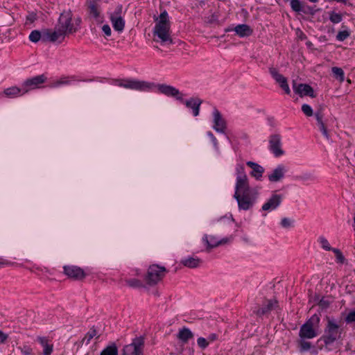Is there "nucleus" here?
I'll return each instance as SVG.
<instances>
[{
	"label": "nucleus",
	"mask_w": 355,
	"mask_h": 355,
	"mask_svg": "<svg viewBox=\"0 0 355 355\" xmlns=\"http://www.w3.org/2000/svg\"><path fill=\"white\" fill-rule=\"evenodd\" d=\"M201 103L202 101L198 98H192L185 101L186 106L193 110V115L196 116L199 114V110Z\"/></svg>",
	"instance_id": "obj_21"
},
{
	"label": "nucleus",
	"mask_w": 355,
	"mask_h": 355,
	"mask_svg": "<svg viewBox=\"0 0 355 355\" xmlns=\"http://www.w3.org/2000/svg\"><path fill=\"white\" fill-rule=\"evenodd\" d=\"M281 225L284 227H288L291 225V221L287 218H284L281 221Z\"/></svg>",
	"instance_id": "obj_48"
},
{
	"label": "nucleus",
	"mask_w": 355,
	"mask_h": 355,
	"mask_svg": "<svg viewBox=\"0 0 355 355\" xmlns=\"http://www.w3.org/2000/svg\"><path fill=\"white\" fill-rule=\"evenodd\" d=\"M315 116L316 120L318 121V123L320 126V130L322 131L324 136H325L328 139L329 133H328L327 129L322 121L323 114H322V109H320L319 110H318L315 112Z\"/></svg>",
	"instance_id": "obj_25"
},
{
	"label": "nucleus",
	"mask_w": 355,
	"mask_h": 355,
	"mask_svg": "<svg viewBox=\"0 0 355 355\" xmlns=\"http://www.w3.org/2000/svg\"><path fill=\"white\" fill-rule=\"evenodd\" d=\"M194 336L192 331L187 327L180 329L177 335V338L184 343H187L189 339Z\"/></svg>",
	"instance_id": "obj_20"
},
{
	"label": "nucleus",
	"mask_w": 355,
	"mask_h": 355,
	"mask_svg": "<svg viewBox=\"0 0 355 355\" xmlns=\"http://www.w3.org/2000/svg\"><path fill=\"white\" fill-rule=\"evenodd\" d=\"M209 241V243H214L217 242V241L215 240L214 237H213V236H211V237L210 238V241Z\"/></svg>",
	"instance_id": "obj_55"
},
{
	"label": "nucleus",
	"mask_w": 355,
	"mask_h": 355,
	"mask_svg": "<svg viewBox=\"0 0 355 355\" xmlns=\"http://www.w3.org/2000/svg\"><path fill=\"white\" fill-rule=\"evenodd\" d=\"M320 322V318L318 315H312L304 324L300 327L299 336L301 338H313L317 336V333L313 327Z\"/></svg>",
	"instance_id": "obj_5"
},
{
	"label": "nucleus",
	"mask_w": 355,
	"mask_h": 355,
	"mask_svg": "<svg viewBox=\"0 0 355 355\" xmlns=\"http://www.w3.org/2000/svg\"><path fill=\"white\" fill-rule=\"evenodd\" d=\"M208 135L211 137V139L212 140L214 145L215 146H217V140H216V137L214 136V135L209 132L208 133Z\"/></svg>",
	"instance_id": "obj_53"
},
{
	"label": "nucleus",
	"mask_w": 355,
	"mask_h": 355,
	"mask_svg": "<svg viewBox=\"0 0 355 355\" xmlns=\"http://www.w3.org/2000/svg\"><path fill=\"white\" fill-rule=\"evenodd\" d=\"M291 6L292 9L295 12H300L302 10V4L299 0H291Z\"/></svg>",
	"instance_id": "obj_34"
},
{
	"label": "nucleus",
	"mask_w": 355,
	"mask_h": 355,
	"mask_svg": "<svg viewBox=\"0 0 355 355\" xmlns=\"http://www.w3.org/2000/svg\"><path fill=\"white\" fill-rule=\"evenodd\" d=\"M144 341L138 339L132 344L125 345L121 355H143Z\"/></svg>",
	"instance_id": "obj_11"
},
{
	"label": "nucleus",
	"mask_w": 355,
	"mask_h": 355,
	"mask_svg": "<svg viewBox=\"0 0 355 355\" xmlns=\"http://www.w3.org/2000/svg\"><path fill=\"white\" fill-rule=\"evenodd\" d=\"M18 349L20 350L23 355H33V349L28 345H24L23 347H19Z\"/></svg>",
	"instance_id": "obj_38"
},
{
	"label": "nucleus",
	"mask_w": 355,
	"mask_h": 355,
	"mask_svg": "<svg viewBox=\"0 0 355 355\" xmlns=\"http://www.w3.org/2000/svg\"><path fill=\"white\" fill-rule=\"evenodd\" d=\"M197 343L201 349H205L209 344L208 340L202 337L198 338Z\"/></svg>",
	"instance_id": "obj_41"
},
{
	"label": "nucleus",
	"mask_w": 355,
	"mask_h": 355,
	"mask_svg": "<svg viewBox=\"0 0 355 355\" xmlns=\"http://www.w3.org/2000/svg\"><path fill=\"white\" fill-rule=\"evenodd\" d=\"M37 19L36 14L32 12L27 16V20L33 22Z\"/></svg>",
	"instance_id": "obj_50"
},
{
	"label": "nucleus",
	"mask_w": 355,
	"mask_h": 355,
	"mask_svg": "<svg viewBox=\"0 0 355 355\" xmlns=\"http://www.w3.org/2000/svg\"><path fill=\"white\" fill-rule=\"evenodd\" d=\"M216 338H217L216 334H212L209 335V336L208 337L207 340H208V341L209 343V342H212V341L216 340Z\"/></svg>",
	"instance_id": "obj_54"
},
{
	"label": "nucleus",
	"mask_w": 355,
	"mask_h": 355,
	"mask_svg": "<svg viewBox=\"0 0 355 355\" xmlns=\"http://www.w3.org/2000/svg\"><path fill=\"white\" fill-rule=\"evenodd\" d=\"M246 164L252 168V171L250 173L252 177H254L257 180H259L262 178L265 171L263 167L251 161L247 162Z\"/></svg>",
	"instance_id": "obj_17"
},
{
	"label": "nucleus",
	"mask_w": 355,
	"mask_h": 355,
	"mask_svg": "<svg viewBox=\"0 0 355 355\" xmlns=\"http://www.w3.org/2000/svg\"><path fill=\"white\" fill-rule=\"evenodd\" d=\"M285 171V167L282 165H279L271 173L270 175H268V178L270 182H279L284 178Z\"/></svg>",
	"instance_id": "obj_19"
},
{
	"label": "nucleus",
	"mask_w": 355,
	"mask_h": 355,
	"mask_svg": "<svg viewBox=\"0 0 355 355\" xmlns=\"http://www.w3.org/2000/svg\"><path fill=\"white\" fill-rule=\"evenodd\" d=\"M277 307H278V301L275 298L268 301V311L275 309Z\"/></svg>",
	"instance_id": "obj_43"
},
{
	"label": "nucleus",
	"mask_w": 355,
	"mask_h": 355,
	"mask_svg": "<svg viewBox=\"0 0 355 355\" xmlns=\"http://www.w3.org/2000/svg\"><path fill=\"white\" fill-rule=\"evenodd\" d=\"M88 8L89 15L93 16L95 19H98L100 15L98 4L95 1H89L88 3Z\"/></svg>",
	"instance_id": "obj_27"
},
{
	"label": "nucleus",
	"mask_w": 355,
	"mask_h": 355,
	"mask_svg": "<svg viewBox=\"0 0 355 355\" xmlns=\"http://www.w3.org/2000/svg\"><path fill=\"white\" fill-rule=\"evenodd\" d=\"M3 262H0V266H1V265H3Z\"/></svg>",
	"instance_id": "obj_60"
},
{
	"label": "nucleus",
	"mask_w": 355,
	"mask_h": 355,
	"mask_svg": "<svg viewBox=\"0 0 355 355\" xmlns=\"http://www.w3.org/2000/svg\"><path fill=\"white\" fill-rule=\"evenodd\" d=\"M327 324L324 330V335L322 337L323 341L326 345H331L337 339L340 338L341 330L340 326L329 318H327Z\"/></svg>",
	"instance_id": "obj_3"
},
{
	"label": "nucleus",
	"mask_w": 355,
	"mask_h": 355,
	"mask_svg": "<svg viewBox=\"0 0 355 355\" xmlns=\"http://www.w3.org/2000/svg\"><path fill=\"white\" fill-rule=\"evenodd\" d=\"M349 35V33L347 31H343L338 32L336 39L339 41H344L346 40Z\"/></svg>",
	"instance_id": "obj_42"
},
{
	"label": "nucleus",
	"mask_w": 355,
	"mask_h": 355,
	"mask_svg": "<svg viewBox=\"0 0 355 355\" xmlns=\"http://www.w3.org/2000/svg\"><path fill=\"white\" fill-rule=\"evenodd\" d=\"M41 38L43 39V35L37 30L33 31L29 35V40L33 42H37Z\"/></svg>",
	"instance_id": "obj_32"
},
{
	"label": "nucleus",
	"mask_w": 355,
	"mask_h": 355,
	"mask_svg": "<svg viewBox=\"0 0 355 355\" xmlns=\"http://www.w3.org/2000/svg\"><path fill=\"white\" fill-rule=\"evenodd\" d=\"M302 110L304 112V114L305 115H306L307 116H311L313 114L312 108L311 107L310 105H309L307 104L302 105Z\"/></svg>",
	"instance_id": "obj_40"
},
{
	"label": "nucleus",
	"mask_w": 355,
	"mask_h": 355,
	"mask_svg": "<svg viewBox=\"0 0 355 355\" xmlns=\"http://www.w3.org/2000/svg\"><path fill=\"white\" fill-rule=\"evenodd\" d=\"M329 19L332 23L338 24L342 21L343 17L341 14L332 11L329 13Z\"/></svg>",
	"instance_id": "obj_31"
},
{
	"label": "nucleus",
	"mask_w": 355,
	"mask_h": 355,
	"mask_svg": "<svg viewBox=\"0 0 355 355\" xmlns=\"http://www.w3.org/2000/svg\"><path fill=\"white\" fill-rule=\"evenodd\" d=\"M8 338V335L0 330V344L4 343Z\"/></svg>",
	"instance_id": "obj_49"
},
{
	"label": "nucleus",
	"mask_w": 355,
	"mask_h": 355,
	"mask_svg": "<svg viewBox=\"0 0 355 355\" xmlns=\"http://www.w3.org/2000/svg\"><path fill=\"white\" fill-rule=\"evenodd\" d=\"M319 305L323 308H327L329 306V303L324 299H322L319 302Z\"/></svg>",
	"instance_id": "obj_51"
},
{
	"label": "nucleus",
	"mask_w": 355,
	"mask_h": 355,
	"mask_svg": "<svg viewBox=\"0 0 355 355\" xmlns=\"http://www.w3.org/2000/svg\"><path fill=\"white\" fill-rule=\"evenodd\" d=\"M234 31L240 37H248L252 33V30L247 24H239L234 28Z\"/></svg>",
	"instance_id": "obj_24"
},
{
	"label": "nucleus",
	"mask_w": 355,
	"mask_h": 355,
	"mask_svg": "<svg viewBox=\"0 0 355 355\" xmlns=\"http://www.w3.org/2000/svg\"><path fill=\"white\" fill-rule=\"evenodd\" d=\"M166 271L164 266H160L157 264L150 266L145 278L146 283L150 286L157 284L164 278Z\"/></svg>",
	"instance_id": "obj_4"
},
{
	"label": "nucleus",
	"mask_w": 355,
	"mask_h": 355,
	"mask_svg": "<svg viewBox=\"0 0 355 355\" xmlns=\"http://www.w3.org/2000/svg\"><path fill=\"white\" fill-rule=\"evenodd\" d=\"M21 92V89L17 87H11L4 90L3 93L6 96L15 97L18 96Z\"/></svg>",
	"instance_id": "obj_28"
},
{
	"label": "nucleus",
	"mask_w": 355,
	"mask_h": 355,
	"mask_svg": "<svg viewBox=\"0 0 355 355\" xmlns=\"http://www.w3.org/2000/svg\"><path fill=\"white\" fill-rule=\"evenodd\" d=\"M262 209L263 210H266L267 209V207H266V203L263 204V206H262Z\"/></svg>",
	"instance_id": "obj_56"
},
{
	"label": "nucleus",
	"mask_w": 355,
	"mask_h": 355,
	"mask_svg": "<svg viewBox=\"0 0 355 355\" xmlns=\"http://www.w3.org/2000/svg\"><path fill=\"white\" fill-rule=\"evenodd\" d=\"M102 30H103V33L105 34V35H107V36L111 35L112 31H111V28L109 25H107V24L103 25L102 27Z\"/></svg>",
	"instance_id": "obj_47"
},
{
	"label": "nucleus",
	"mask_w": 355,
	"mask_h": 355,
	"mask_svg": "<svg viewBox=\"0 0 355 355\" xmlns=\"http://www.w3.org/2000/svg\"><path fill=\"white\" fill-rule=\"evenodd\" d=\"M349 349V347L347 346L346 349Z\"/></svg>",
	"instance_id": "obj_59"
},
{
	"label": "nucleus",
	"mask_w": 355,
	"mask_h": 355,
	"mask_svg": "<svg viewBox=\"0 0 355 355\" xmlns=\"http://www.w3.org/2000/svg\"><path fill=\"white\" fill-rule=\"evenodd\" d=\"M96 330L94 328L91 329L85 335L83 338V341H86L87 343H89L90 340L96 335Z\"/></svg>",
	"instance_id": "obj_36"
},
{
	"label": "nucleus",
	"mask_w": 355,
	"mask_h": 355,
	"mask_svg": "<svg viewBox=\"0 0 355 355\" xmlns=\"http://www.w3.org/2000/svg\"><path fill=\"white\" fill-rule=\"evenodd\" d=\"M332 251L335 253L338 262L343 263L345 259L341 251L336 248H333Z\"/></svg>",
	"instance_id": "obj_39"
},
{
	"label": "nucleus",
	"mask_w": 355,
	"mask_h": 355,
	"mask_svg": "<svg viewBox=\"0 0 355 355\" xmlns=\"http://www.w3.org/2000/svg\"><path fill=\"white\" fill-rule=\"evenodd\" d=\"M332 72L336 78L340 79V81L344 80V72L341 68L334 67L332 68Z\"/></svg>",
	"instance_id": "obj_33"
},
{
	"label": "nucleus",
	"mask_w": 355,
	"mask_h": 355,
	"mask_svg": "<svg viewBox=\"0 0 355 355\" xmlns=\"http://www.w3.org/2000/svg\"><path fill=\"white\" fill-rule=\"evenodd\" d=\"M345 321L347 323L355 322V310L349 312L345 318Z\"/></svg>",
	"instance_id": "obj_44"
},
{
	"label": "nucleus",
	"mask_w": 355,
	"mask_h": 355,
	"mask_svg": "<svg viewBox=\"0 0 355 355\" xmlns=\"http://www.w3.org/2000/svg\"><path fill=\"white\" fill-rule=\"evenodd\" d=\"M238 175L236 178V191L234 195H239L242 192L251 190L248 185V177L244 172L243 166H241L237 168Z\"/></svg>",
	"instance_id": "obj_9"
},
{
	"label": "nucleus",
	"mask_w": 355,
	"mask_h": 355,
	"mask_svg": "<svg viewBox=\"0 0 355 355\" xmlns=\"http://www.w3.org/2000/svg\"><path fill=\"white\" fill-rule=\"evenodd\" d=\"M270 149L275 157H279L284 154V150L281 148V139L278 135H273L270 139Z\"/></svg>",
	"instance_id": "obj_15"
},
{
	"label": "nucleus",
	"mask_w": 355,
	"mask_h": 355,
	"mask_svg": "<svg viewBox=\"0 0 355 355\" xmlns=\"http://www.w3.org/2000/svg\"><path fill=\"white\" fill-rule=\"evenodd\" d=\"M64 272L69 277L80 280L85 278V274L82 268L75 266H65L63 267Z\"/></svg>",
	"instance_id": "obj_14"
},
{
	"label": "nucleus",
	"mask_w": 355,
	"mask_h": 355,
	"mask_svg": "<svg viewBox=\"0 0 355 355\" xmlns=\"http://www.w3.org/2000/svg\"><path fill=\"white\" fill-rule=\"evenodd\" d=\"M240 209L247 210L252 205L255 196L252 190L242 192L239 195H234Z\"/></svg>",
	"instance_id": "obj_8"
},
{
	"label": "nucleus",
	"mask_w": 355,
	"mask_h": 355,
	"mask_svg": "<svg viewBox=\"0 0 355 355\" xmlns=\"http://www.w3.org/2000/svg\"><path fill=\"white\" fill-rule=\"evenodd\" d=\"M300 347V352H305L308 351L311 347V343L308 341H305L304 340H301L299 342Z\"/></svg>",
	"instance_id": "obj_35"
},
{
	"label": "nucleus",
	"mask_w": 355,
	"mask_h": 355,
	"mask_svg": "<svg viewBox=\"0 0 355 355\" xmlns=\"http://www.w3.org/2000/svg\"><path fill=\"white\" fill-rule=\"evenodd\" d=\"M158 90L164 95L176 97L177 99L182 101V96H179L180 94L179 90L171 85L164 84L159 85Z\"/></svg>",
	"instance_id": "obj_16"
},
{
	"label": "nucleus",
	"mask_w": 355,
	"mask_h": 355,
	"mask_svg": "<svg viewBox=\"0 0 355 355\" xmlns=\"http://www.w3.org/2000/svg\"><path fill=\"white\" fill-rule=\"evenodd\" d=\"M203 241L206 243V244L207 245V248L209 249H211L213 248H215L219 245H221V244H224V243H226L227 242H228V239H222L220 241H218L214 243H210L209 241V239H208V236H205L204 238H203Z\"/></svg>",
	"instance_id": "obj_30"
},
{
	"label": "nucleus",
	"mask_w": 355,
	"mask_h": 355,
	"mask_svg": "<svg viewBox=\"0 0 355 355\" xmlns=\"http://www.w3.org/2000/svg\"><path fill=\"white\" fill-rule=\"evenodd\" d=\"M269 72L275 83L279 85V87L285 92V94L288 95L290 94L291 89L288 84L287 78L280 73L279 70L276 68L270 67L269 69Z\"/></svg>",
	"instance_id": "obj_10"
},
{
	"label": "nucleus",
	"mask_w": 355,
	"mask_h": 355,
	"mask_svg": "<svg viewBox=\"0 0 355 355\" xmlns=\"http://www.w3.org/2000/svg\"><path fill=\"white\" fill-rule=\"evenodd\" d=\"M123 7L119 5L114 11L110 15L112 26L116 31L122 32L125 27V20L122 17Z\"/></svg>",
	"instance_id": "obj_7"
},
{
	"label": "nucleus",
	"mask_w": 355,
	"mask_h": 355,
	"mask_svg": "<svg viewBox=\"0 0 355 355\" xmlns=\"http://www.w3.org/2000/svg\"><path fill=\"white\" fill-rule=\"evenodd\" d=\"M118 85L126 89L138 91H150L155 87L153 83L132 79L124 80L123 81L119 80Z\"/></svg>",
	"instance_id": "obj_6"
},
{
	"label": "nucleus",
	"mask_w": 355,
	"mask_h": 355,
	"mask_svg": "<svg viewBox=\"0 0 355 355\" xmlns=\"http://www.w3.org/2000/svg\"><path fill=\"white\" fill-rule=\"evenodd\" d=\"M266 311L265 308H261V309H259L256 311V313H257V315L261 316V315H263L266 313Z\"/></svg>",
	"instance_id": "obj_52"
},
{
	"label": "nucleus",
	"mask_w": 355,
	"mask_h": 355,
	"mask_svg": "<svg viewBox=\"0 0 355 355\" xmlns=\"http://www.w3.org/2000/svg\"><path fill=\"white\" fill-rule=\"evenodd\" d=\"M349 349V347L347 346L346 349Z\"/></svg>",
	"instance_id": "obj_58"
},
{
	"label": "nucleus",
	"mask_w": 355,
	"mask_h": 355,
	"mask_svg": "<svg viewBox=\"0 0 355 355\" xmlns=\"http://www.w3.org/2000/svg\"><path fill=\"white\" fill-rule=\"evenodd\" d=\"M214 128L220 132H224L225 129V121L222 118L221 114L218 110H215L214 111Z\"/></svg>",
	"instance_id": "obj_18"
},
{
	"label": "nucleus",
	"mask_w": 355,
	"mask_h": 355,
	"mask_svg": "<svg viewBox=\"0 0 355 355\" xmlns=\"http://www.w3.org/2000/svg\"><path fill=\"white\" fill-rule=\"evenodd\" d=\"M293 88L294 92L297 94L300 97L310 96L311 98L315 97L313 89L307 84L300 83L297 85L295 81L293 82Z\"/></svg>",
	"instance_id": "obj_12"
},
{
	"label": "nucleus",
	"mask_w": 355,
	"mask_h": 355,
	"mask_svg": "<svg viewBox=\"0 0 355 355\" xmlns=\"http://www.w3.org/2000/svg\"><path fill=\"white\" fill-rule=\"evenodd\" d=\"M101 355H118V349L116 346L114 344L107 346L102 351Z\"/></svg>",
	"instance_id": "obj_29"
},
{
	"label": "nucleus",
	"mask_w": 355,
	"mask_h": 355,
	"mask_svg": "<svg viewBox=\"0 0 355 355\" xmlns=\"http://www.w3.org/2000/svg\"><path fill=\"white\" fill-rule=\"evenodd\" d=\"M320 243L322 244V246L324 249L327 250H332L329 245V243L328 242V241L325 239H321L320 240Z\"/></svg>",
	"instance_id": "obj_46"
},
{
	"label": "nucleus",
	"mask_w": 355,
	"mask_h": 355,
	"mask_svg": "<svg viewBox=\"0 0 355 355\" xmlns=\"http://www.w3.org/2000/svg\"><path fill=\"white\" fill-rule=\"evenodd\" d=\"M72 12L70 10L62 12L54 30L46 29L44 31L43 40L61 43L66 35L76 33L78 28L72 21Z\"/></svg>",
	"instance_id": "obj_1"
},
{
	"label": "nucleus",
	"mask_w": 355,
	"mask_h": 355,
	"mask_svg": "<svg viewBox=\"0 0 355 355\" xmlns=\"http://www.w3.org/2000/svg\"><path fill=\"white\" fill-rule=\"evenodd\" d=\"M46 80V78L44 75H40L32 78L27 79L23 85V86L25 87L23 94L27 93L29 90L38 88L39 85L44 83Z\"/></svg>",
	"instance_id": "obj_13"
},
{
	"label": "nucleus",
	"mask_w": 355,
	"mask_h": 355,
	"mask_svg": "<svg viewBox=\"0 0 355 355\" xmlns=\"http://www.w3.org/2000/svg\"><path fill=\"white\" fill-rule=\"evenodd\" d=\"M201 260L198 258L189 257L181 261V263L189 268H197L200 266Z\"/></svg>",
	"instance_id": "obj_26"
},
{
	"label": "nucleus",
	"mask_w": 355,
	"mask_h": 355,
	"mask_svg": "<svg viewBox=\"0 0 355 355\" xmlns=\"http://www.w3.org/2000/svg\"><path fill=\"white\" fill-rule=\"evenodd\" d=\"M282 198L283 196L282 194L272 193L268 200V210L276 209L280 205Z\"/></svg>",
	"instance_id": "obj_23"
},
{
	"label": "nucleus",
	"mask_w": 355,
	"mask_h": 355,
	"mask_svg": "<svg viewBox=\"0 0 355 355\" xmlns=\"http://www.w3.org/2000/svg\"><path fill=\"white\" fill-rule=\"evenodd\" d=\"M68 84H69V81L68 80H67V78H61V79L55 81L53 84V87H57V86H59L60 85H68Z\"/></svg>",
	"instance_id": "obj_45"
},
{
	"label": "nucleus",
	"mask_w": 355,
	"mask_h": 355,
	"mask_svg": "<svg viewBox=\"0 0 355 355\" xmlns=\"http://www.w3.org/2000/svg\"><path fill=\"white\" fill-rule=\"evenodd\" d=\"M309 1H310L311 2H313V3H315V2H317L318 0H309Z\"/></svg>",
	"instance_id": "obj_57"
},
{
	"label": "nucleus",
	"mask_w": 355,
	"mask_h": 355,
	"mask_svg": "<svg viewBox=\"0 0 355 355\" xmlns=\"http://www.w3.org/2000/svg\"><path fill=\"white\" fill-rule=\"evenodd\" d=\"M154 36H157L163 43H173L170 35V22L166 11L162 12L159 15V20L155 24L153 31Z\"/></svg>",
	"instance_id": "obj_2"
},
{
	"label": "nucleus",
	"mask_w": 355,
	"mask_h": 355,
	"mask_svg": "<svg viewBox=\"0 0 355 355\" xmlns=\"http://www.w3.org/2000/svg\"><path fill=\"white\" fill-rule=\"evenodd\" d=\"M37 340L43 347V355H51L53 350V345L49 343L48 338L46 337H38Z\"/></svg>",
	"instance_id": "obj_22"
},
{
	"label": "nucleus",
	"mask_w": 355,
	"mask_h": 355,
	"mask_svg": "<svg viewBox=\"0 0 355 355\" xmlns=\"http://www.w3.org/2000/svg\"><path fill=\"white\" fill-rule=\"evenodd\" d=\"M126 284L134 288L141 287V282L137 279H130L125 280Z\"/></svg>",
	"instance_id": "obj_37"
}]
</instances>
